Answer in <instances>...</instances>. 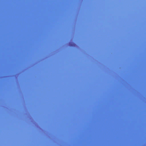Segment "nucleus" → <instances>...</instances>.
Wrapping results in <instances>:
<instances>
[{"instance_id": "obj_1", "label": "nucleus", "mask_w": 146, "mask_h": 146, "mask_svg": "<svg viewBox=\"0 0 146 146\" xmlns=\"http://www.w3.org/2000/svg\"><path fill=\"white\" fill-rule=\"evenodd\" d=\"M69 45L71 46H74L75 44L74 43H69Z\"/></svg>"}]
</instances>
